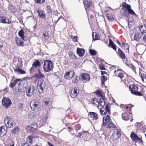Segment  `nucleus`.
<instances>
[{
  "mask_svg": "<svg viewBox=\"0 0 146 146\" xmlns=\"http://www.w3.org/2000/svg\"><path fill=\"white\" fill-rule=\"evenodd\" d=\"M44 75L41 73L40 70H38V73L36 75V77L37 78H41L43 77Z\"/></svg>",
  "mask_w": 146,
  "mask_h": 146,
  "instance_id": "nucleus-44",
  "label": "nucleus"
},
{
  "mask_svg": "<svg viewBox=\"0 0 146 146\" xmlns=\"http://www.w3.org/2000/svg\"><path fill=\"white\" fill-rule=\"evenodd\" d=\"M126 7H127V9L128 10V14L129 13L131 15L135 14L133 10L131 9V7L130 5L127 4Z\"/></svg>",
  "mask_w": 146,
  "mask_h": 146,
  "instance_id": "nucleus-28",
  "label": "nucleus"
},
{
  "mask_svg": "<svg viewBox=\"0 0 146 146\" xmlns=\"http://www.w3.org/2000/svg\"><path fill=\"white\" fill-rule=\"evenodd\" d=\"M89 135L87 131H82L81 133H79L78 135V137H80L81 135H82V137H85V135ZM84 139H85L84 138Z\"/></svg>",
  "mask_w": 146,
  "mask_h": 146,
  "instance_id": "nucleus-35",
  "label": "nucleus"
},
{
  "mask_svg": "<svg viewBox=\"0 0 146 146\" xmlns=\"http://www.w3.org/2000/svg\"><path fill=\"white\" fill-rule=\"evenodd\" d=\"M122 119L125 121H127L129 119L128 114L127 113H123L122 114Z\"/></svg>",
  "mask_w": 146,
  "mask_h": 146,
  "instance_id": "nucleus-32",
  "label": "nucleus"
},
{
  "mask_svg": "<svg viewBox=\"0 0 146 146\" xmlns=\"http://www.w3.org/2000/svg\"><path fill=\"white\" fill-rule=\"evenodd\" d=\"M29 144L27 143H23L21 146H29Z\"/></svg>",
  "mask_w": 146,
  "mask_h": 146,
  "instance_id": "nucleus-61",
  "label": "nucleus"
},
{
  "mask_svg": "<svg viewBox=\"0 0 146 146\" xmlns=\"http://www.w3.org/2000/svg\"><path fill=\"white\" fill-rule=\"evenodd\" d=\"M104 111L103 109L102 108H100V113H101V115H103V113H104Z\"/></svg>",
  "mask_w": 146,
  "mask_h": 146,
  "instance_id": "nucleus-59",
  "label": "nucleus"
},
{
  "mask_svg": "<svg viewBox=\"0 0 146 146\" xmlns=\"http://www.w3.org/2000/svg\"><path fill=\"white\" fill-rule=\"evenodd\" d=\"M12 102L11 100L8 98L4 97L2 100V104L6 108H7L11 105Z\"/></svg>",
  "mask_w": 146,
  "mask_h": 146,
  "instance_id": "nucleus-5",
  "label": "nucleus"
},
{
  "mask_svg": "<svg viewBox=\"0 0 146 146\" xmlns=\"http://www.w3.org/2000/svg\"><path fill=\"white\" fill-rule=\"evenodd\" d=\"M15 72H17L18 74H23L25 73V72L20 69L19 68H17L16 69L14 70Z\"/></svg>",
  "mask_w": 146,
  "mask_h": 146,
  "instance_id": "nucleus-30",
  "label": "nucleus"
},
{
  "mask_svg": "<svg viewBox=\"0 0 146 146\" xmlns=\"http://www.w3.org/2000/svg\"><path fill=\"white\" fill-rule=\"evenodd\" d=\"M34 113L33 112H31L29 114V117L30 118H32L34 117L35 116V115H34Z\"/></svg>",
  "mask_w": 146,
  "mask_h": 146,
  "instance_id": "nucleus-52",
  "label": "nucleus"
},
{
  "mask_svg": "<svg viewBox=\"0 0 146 146\" xmlns=\"http://www.w3.org/2000/svg\"><path fill=\"white\" fill-rule=\"evenodd\" d=\"M75 75V73L74 72H68L65 73L64 77L66 79L70 80L74 77Z\"/></svg>",
  "mask_w": 146,
  "mask_h": 146,
  "instance_id": "nucleus-10",
  "label": "nucleus"
},
{
  "mask_svg": "<svg viewBox=\"0 0 146 146\" xmlns=\"http://www.w3.org/2000/svg\"><path fill=\"white\" fill-rule=\"evenodd\" d=\"M35 1V2L36 3H40L41 1V0H34Z\"/></svg>",
  "mask_w": 146,
  "mask_h": 146,
  "instance_id": "nucleus-63",
  "label": "nucleus"
},
{
  "mask_svg": "<svg viewBox=\"0 0 146 146\" xmlns=\"http://www.w3.org/2000/svg\"><path fill=\"white\" fill-rule=\"evenodd\" d=\"M43 35L44 37V38H45V39H47L48 38V34L47 32H44L43 34Z\"/></svg>",
  "mask_w": 146,
  "mask_h": 146,
  "instance_id": "nucleus-50",
  "label": "nucleus"
},
{
  "mask_svg": "<svg viewBox=\"0 0 146 146\" xmlns=\"http://www.w3.org/2000/svg\"><path fill=\"white\" fill-rule=\"evenodd\" d=\"M45 87V82L42 79H40L38 80L37 87L40 93L43 92V89Z\"/></svg>",
  "mask_w": 146,
  "mask_h": 146,
  "instance_id": "nucleus-4",
  "label": "nucleus"
},
{
  "mask_svg": "<svg viewBox=\"0 0 146 146\" xmlns=\"http://www.w3.org/2000/svg\"><path fill=\"white\" fill-rule=\"evenodd\" d=\"M33 67H35L36 68L40 66V62L38 60H35L33 63L32 64Z\"/></svg>",
  "mask_w": 146,
  "mask_h": 146,
  "instance_id": "nucleus-31",
  "label": "nucleus"
},
{
  "mask_svg": "<svg viewBox=\"0 0 146 146\" xmlns=\"http://www.w3.org/2000/svg\"><path fill=\"white\" fill-rule=\"evenodd\" d=\"M130 137L135 142L140 141V139L137 135L134 133L132 132L130 135Z\"/></svg>",
  "mask_w": 146,
  "mask_h": 146,
  "instance_id": "nucleus-16",
  "label": "nucleus"
},
{
  "mask_svg": "<svg viewBox=\"0 0 146 146\" xmlns=\"http://www.w3.org/2000/svg\"><path fill=\"white\" fill-rule=\"evenodd\" d=\"M127 5V4L125 3H123L122 4L123 8L121 9L120 13L121 15L123 16H126L128 14V10L127 9V7H126Z\"/></svg>",
  "mask_w": 146,
  "mask_h": 146,
  "instance_id": "nucleus-9",
  "label": "nucleus"
},
{
  "mask_svg": "<svg viewBox=\"0 0 146 146\" xmlns=\"http://www.w3.org/2000/svg\"><path fill=\"white\" fill-rule=\"evenodd\" d=\"M47 118V115L46 114L42 115L41 117L40 122L42 124H44Z\"/></svg>",
  "mask_w": 146,
  "mask_h": 146,
  "instance_id": "nucleus-25",
  "label": "nucleus"
},
{
  "mask_svg": "<svg viewBox=\"0 0 146 146\" xmlns=\"http://www.w3.org/2000/svg\"><path fill=\"white\" fill-rule=\"evenodd\" d=\"M92 104L94 106H96L98 108H99V103L98 101V100L96 98H94L92 99Z\"/></svg>",
  "mask_w": 146,
  "mask_h": 146,
  "instance_id": "nucleus-17",
  "label": "nucleus"
},
{
  "mask_svg": "<svg viewBox=\"0 0 146 146\" xmlns=\"http://www.w3.org/2000/svg\"><path fill=\"white\" fill-rule=\"evenodd\" d=\"M4 123L7 127L13 128L14 126L13 119L9 116H7L4 119Z\"/></svg>",
  "mask_w": 146,
  "mask_h": 146,
  "instance_id": "nucleus-2",
  "label": "nucleus"
},
{
  "mask_svg": "<svg viewBox=\"0 0 146 146\" xmlns=\"http://www.w3.org/2000/svg\"><path fill=\"white\" fill-rule=\"evenodd\" d=\"M105 108L106 109V111L108 112V114H110V106L108 105H106L105 106Z\"/></svg>",
  "mask_w": 146,
  "mask_h": 146,
  "instance_id": "nucleus-47",
  "label": "nucleus"
},
{
  "mask_svg": "<svg viewBox=\"0 0 146 146\" xmlns=\"http://www.w3.org/2000/svg\"><path fill=\"white\" fill-rule=\"evenodd\" d=\"M71 37V38H72V40L74 42L77 41V39L78 38V37L77 36H73L72 35H70Z\"/></svg>",
  "mask_w": 146,
  "mask_h": 146,
  "instance_id": "nucleus-53",
  "label": "nucleus"
},
{
  "mask_svg": "<svg viewBox=\"0 0 146 146\" xmlns=\"http://www.w3.org/2000/svg\"><path fill=\"white\" fill-rule=\"evenodd\" d=\"M130 65V66L131 67V68L133 70V71L134 72H135V68L134 66L132 64H131V65Z\"/></svg>",
  "mask_w": 146,
  "mask_h": 146,
  "instance_id": "nucleus-56",
  "label": "nucleus"
},
{
  "mask_svg": "<svg viewBox=\"0 0 146 146\" xmlns=\"http://www.w3.org/2000/svg\"><path fill=\"white\" fill-rule=\"evenodd\" d=\"M106 125L107 126V127L108 128L111 127L113 128L114 127V125L112 123L110 122L108 123Z\"/></svg>",
  "mask_w": 146,
  "mask_h": 146,
  "instance_id": "nucleus-49",
  "label": "nucleus"
},
{
  "mask_svg": "<svg viewBox=\"0 0 146 146\" xmlns=\"http://www.w3.org/2000/svg\"><path fill=\"white\" fill-rule=\"evenodd\" d=\"M120 136V132L118 130L116 129L113 132L110 138L112 140L115 141L118 139Z\"/></svg>",
  "mask_w": 146,
  "mask_h": 146,
  "instance_id": "nucleus-7",
  "label": "nucleus"
},
{
  "mask_svg": "<svg viewBox=\"0 0 146 146\" xmlns=\"http://www.w3.org/2000/svg\"><path fill=\"white\" fill-rule=\"evenodd\" d=\"M85 52L84 50L83 49L79 48H77V53L80 57H82L84 56Z\"/></svg>",
  "mask_w": 146,
  "mask_h": 146,
  "instance_id": "nucleus-20",
  "label": "nucleus"
},
{
  "mask_svg": "<svg viewBox=\"0 0 146 146\" xmlns=\"http://www.w3.org/2000/svg\"><path fill=\"white\" fill-rule=\"evenodd\" d=\"M35 91L34 86L31 85L26 90L27 95L28 97H30L33 95Z\"/></svg>",
  "mask_w": 146,
  "mask_h": 146,
  "instance_id": "nucleus-8",
  "label": "nucleus"
},
{
  "mask_svg": "<svg viewBox=\"0 0 146 146\" xmlns=\"http://www.w3.org/2000/svg\"><path fill=\"white\" fill-rule=\"evenodd\" d=\"M103 122L102 125V127H106L107 124L110 122V117L109 116L107 115L106 117L103 118Z\"/></svg>",
  "mask_w": 146,
  "mask_h": 146,
  "instance_id": "nucleus-12",
  "label": "nucleus"
},
{
  "mask_svg": "<svg viewBox=\"0 0 146 146\" xmlns=\"http://www.w3.org/2000/svg\"><path fill=\"white\" fill-rule=\"evenodd\" d=\"M75 127L76 130H78L80 128V125L79 124H77Z\"/></svg>",
  "mask_w": 146,
  "mask_h": 146,
  "instance_id": "nucleus-55",
  "label": "nucleus"
},
{
  "mask_svg": "<svg viewBox=\"0 0 146 146\" xmlns=\"http://www.w3.org/2000/svg\"><path fill=\"white\" fill-rule=\"evenodd\" d=\"M1 13L0 12V23H8L9 24L11 23L10 21L9 20V19L6 17H1Z\"/></svg>",
  "mask_w": 146,
  "mask_h": 146,
  "instance_id": "nucleus-14",
  "label": "nucleus"
},
{
  "mask_svg": "<svg viewBox=\"0 0 146 146\" xmlns=\"http://www.w3.org/2000/svg\"><path fill=\"white\" fill-rule=\"evenodd\" d=\"M122 47H124L128 50L129 49V46L127 44H124L123 43H122V45H121Z\"/></svg>",
  "mask_w": 146,
  "mask_h": 146,
  "instance_id": "nucleus-48",
  "label": "nucleus"
},
{
  "mask_svg": "<svg viewBox=\"0 0 146 146\" xmlns=\"http://www.w3.org/2000/svg\"><path fill=\"white\" fill-rule=\"evenodd\" d=\"M144 41L146 43V34H145L143 37Z\"/></svg>",
  "mask_w": 146,
  "mask_h": 146,
  "instance_id": "nucleus-62",
  "label": "nucleus"
},
{
  "mask_svg": "<svg viewBox=\"0 0 146 146\" xmlns=\"http://www.w3.org/2000/svg\"><path fill=\"white\" fill-rule=\"evenodd\" d=\"M139 76L141 77L143 81H144L146 80V75L144 74L143 73L140 72L139 74Z\"/></svg>",
  "mask_w": 146,
  "mask_h": 146,
  "instance_id": "nucleus-39",
  "label": "nucleus"
},
{
  "mask_svg": "<svg viewBox=\"0 0 146 146\" xmlns=\"http://www.w3.org/2000/svg\"><path fill=\"white\" fill-rule=\"evenodd\" d=\"M139 28L141 31V33L142 34L146 33V26L140 25Z\"/></svg>",
  "mask_w": 146,
  "mask_h": 146,
  "instance_id": "nucleus-27",
  "label": "nucleus"
},
{
  "mask_svg": "<svg viewBox=\"0 0 146 146\" xmlns=\"http://www.w3.org/2000/svg\"><path fill=\"white\" fill-rule=\"evenodd\" d=\"M7 131L5 129V127L2 126L0 127V135L3 136L5 135Z\"/></svg>",
  "mask_w": 146,
  "mask_h": 146,
  "instance_id": "nucleus-26",
  "label": "nucleus"
},
{
  "mask_svg": "<svg viewBox=\"0 0 146 146\" xmlns=\"http://www.w3.org/2000/svg\"><path fill=\"white\" fill-rule=\"evenodd\" d=\"M20 132V130L18 127H16L14 129L11 130V132L14 134L18 133Z\"/></svg>",
  "mask_w": 146,
  "mask_h": 146,
  "instance_id": "nucleus-36",
  "label": "nucleus"
},
{
  "mask_svg": "<svg viewBox=\"0 0 146 146\" xmlns=\"http://www.w3.org/2000/svg\"><path fill=\"white\" fill-rule=\"evenodd\" d=\"M109 45L111 46V47L114 50H116V48L115 45L113 44V42L110 39L109 40Z\"/></svg>",
  "mask_w": 146,
  "mask_h": 146,
  "instance_id": "nucleus-38",
  "label": "nucleus"
},
{
  "mask_svg": "<svg viewBox=\"0 0 146 146\" xmlns=\"http://www.w3.org/2000/svg\"><path fill=\"white\" fill-rule=\"evenodd\" d=\"M33 137L32 136H28L27 139V143L29 144L28 143L31 144L33 141Z\"/></svg>",
  "mask_w": 146,
  "mask_h": 146,
  "instance_id": "nucleus-40",
  "label": "nucleus"
},
{
  "mask_svg": "<svg viewBox=\"0 0 146 146\" xmlns=\"http://www.w3.org/2000/svg\"><path fill=\"white\" fill-rule=\"evenodd\" d=\"M79 78L78 76H76L74 80L72 81V82L74 84H76L78 82V81Z\"/></svg>",
  "mask_w": 146,
  "mask_h": 146,
  "instance_id": "nucleus-43",
  "label": "nucleus"
},
{
  "mask_svg": "<svg viewBox=\"0 0 146 146\" xmlns=\"http://www.w3.org/2000/svg\"><path fill=\"white\" fill-rule=\"evenodd\" d=\"M43 66V69L45 72H49L53 68V64L50 60H46L44 62Z\"/></svg>",
  "mask_w": 146,
  "mask_h": 146,
  "instance_id": "nucleus-1",
  "label": "nucleus"
},
{
  "mask_svg": "<svg viewBox=\"0 0 146 146\" xmlns=\"http://www.w3.org/2000/svg\"><path fill=\"white\" fill-rule=\"evenodd\" d=\"M69 56L70 58L73 59H75L76 58L75 54H74L72 52H70L69 53Z\"/></svg>",
  "mask_w": 146,
  "mask_h": 146,
  "instance_id": "nucleus-45",
  "label": "nucleus"
},
{
  "mask_svg": "<svg viewBox=\"0 0 146 146\" xmlns=\"http://www.w3.org/2000/svg\"><path fill=\"white\" fill-rule=\"evenodd\" d=\"M43 104L44 105L46 106H48L49 105L50 101L49 98L47 97H45L43 100Z\"/></svg>",
  "mask_w": 146,
  "mask_h": 146,
  "instance_id": "nucleus-24",
  "label": "nucleus"
},
{
  "mask_svg": "<svg viewBox=\"0 0 146 146\" xmlns=\"http://www.w3.org/2000/svg\"><path fill=\"white\" fill-rule=\"evenodd\" d=\"M116 76L121 78L123 76L122 72L120 70H115L114 72Z\"/></svg>",
  "mask_w": 146,
  "mask_h": 146,
  "instance_id": "nucleus-23",
  "label": "nucleus"
},
{
  "mask_svg": "<svg viewBox=\"0 0 146 146\" xmlns=\"http://www.w3.org/2000/svg\"><path fill=\"white\" fill-rule=\"evenodd\" d=\"M21 79H17V80H15L14 81V82H15V83L17 84V83L21 81Z\"/></svg>",
  "mask_w": 146,
  "mask_h": 146,
  "instance_id": "nucleus-60",
  "label": "nucleus"
},
{
  "mask_svg": "<svg viewBox=\"0 0 146 146\" xmlns=\"http://www.w3.org/2000/svg\"><path fill=\"white\" fill-rule=\"evenodd\" d=\"M39 105V103L38 101H33L31 104L30 106L31 108H33L35 109L37 108Z\"/></svg>",
  "mask_w": 146,
  "mask_h": 146,
  "instance_id": "nucleus-22",
  "label": "nucleus"
},
{
  "mask_svg": "<svg viewBox=\"0 0 146 146\" xmlns=\"http://www.w3.org/2000/svg\"><path fill=\"white\" fill-rule=\"evenodd\" d=\"M22 39L16 38L15 39V41L16 42L17 44L19 46H23L24 41Z\"/></svg>",
  "mask_w": 146,
  "mask_h": 146,
  "instance_id": "nucleus-18",
  "label": "nucleus"
},
{
  "mask_svg": "<svg viewBox=\"0 0 146 146\" xmlns=\"http://www.w3.org/2000/svg\"><path fill=\"white\" fill-rule=\"evenodd\" d=\"M80 76L79 79L83 82H86L90 79V75L88 74L82 73Z\"/></svg>",
  "mask_w": 146,
  "mask_h": 146,
  "instance_id": "nucleus-6",
  "label": "nucleus"
},
{
  "mask_svg": "<svg viewBox=\"0 0 146 146\" xmlns=\"http://www.w3.org/2000/svg\"><path fill=\"white\" fill-rule=\"evenodd\" d=\"M106 72L105 71H101V74L102 75H103L104 74H105L106 73Z\"/></svg>",
  "mask_w": 146,
  "mask_h": 146,
  "instance_id": "nucleus-64",
  "label": "nucleus"
},
{
  "mask_svg": "<svg viewBox=\"0 0 146 146\" xmlns=\"http://www.w3.org/2000/svg\"><path fill=\"white\" fill-rule=\"evenodd\" d=\"M95 36H94V33H93L92 34V36L93 37V40H96L98 39L99 38V37H100L99 35L97 34L96 33H95Z\"/></svg>",
  "mask_w": 146,
  "mask_h": 146,
  "instance_id": "nucleus-41",
  "label": "nucleus"
},
{
  "mask_svg": "<svg viewBox=\"0 0 146 146\" xmlns=\"http://www.w3.org/2000/svg\"><path fill=\"white\" fill-rule=\"evenodd\" d=\"M89 115L93 119L97 120L98 119V116L97 113H96L92 112H90L89 113Z\"/></svg>",
  "mask_w": 146,
  "mask_h": 146,
  "instance_id": "nucleus-21",
  "label": "nucleus"
},
{
  "mask_svg": "<svg viewBox=\"0 0 146 146\" xmlns=\"http://www.w3.org/2000/svg\"><path fill=\"white\" fill-rule=\"evenodd\" d=\"M107 17L108 19L110 21H111L113 20V18L111 16H107Z\"/></svg>",
  "mask_w": 146,
  "mask_h": 146,
  "instance_id": "nucleus-58",
  "label": "nucleus"
},
{
  "mask_svg": "<svg viewBox=\"0 0 146 146\" xmlns=\"http://www.w3.org/2000/svg\"><path fill=\"white\" fill-rule=\"evenodd\" d=\"M18 34L19 36L21 37L22 40H24L25 36H24L23 31L22 29L19 32Z\"/></svg>",
  "mask_w": 146,
  "mask_h": 146,
  "instance_id": "nucleus-37",
  "label": "nucleus"
},
{
  "mask_svg": "<svg viewBox=\"0 0 146 146\" xmlns=\"http://www.w3.org/2000/svg\"><path fill=\"white\" fill-rule=\"evenodd\" d=\"M16 9L13 5H9V10L11 13L15 12L16 11Z\"/></svg>",
  "mask_w": 146,
  "mask_h": 146,
  "instance_id": "nucleus-33",
  "label": "nucleus"
},
{
  "mask_svg": "<svg viewBox=\"0 0 146 146\" xmlns=\"http://www.w3.org/2000/svg\"><path fill=\"white\" fill-rule=\"evenodd\" d=\"M142 35V34L141 33L136 34L134 36V40L138 41L141 38Z\"/></svg>",
  "mask_w": 146,
  "mask_h": 146,
  "instance_id": "nucleus-29",
  "label": "nucleus"
},
{
  "mask_svg": "<svg viewBox=\"0 0 146 146\" xmlns=\"http://www.w3.org/2000/svg\"><path fill=\"white\" fill-rule=\"evenodd\" d=\"M118 54L121 58L124 59L125 58V54L119 48H118Z\"/></svg>",
  "mask_w": 146,
  "mask_h": 146,
  "instance_id": "nucleus-34",
  "label": "nucleus"
},
{
  "mask_svg": "<svg viewBox=\"0 0 146 146\" xmlns=\"http://www.w3.org/2000/svg\"><path fill=\"white\" fill-rule=\"evenodd\" d=\"M105 104V103L104 100L103 99L100 100L99 105H100L102 107H103Z\"/></svg>",
  "mask_w": 146,
  "mask_h": 146,
  "instance_id": "nucleus-51",
  "label": "nucleus"
},
{
  "mask_svg": "<svg viewBox=\"0 0 146 146\" xmlns=\"http://www.w3.org/2000/svg\"><path fill=\"white\" fill-rule=\"evenodd\" d=\"M129 89L132 94L139 96H142V94L141 93L137 92L138 89V87L135 84L130 85L129 86Z\"/></svg>",
  "mask_w": 146,
  "mask_h": 146,
  "instance_id": "nucleus-3",
  "label": "nucleus"
},
{
  "mask_svg": "<svg viewBox=\"0 0 146 146\" xmlns=\"http://www.w3.org/2000/svg\"><path fill=\"white\" fill-rule=\"evenodd\" d=\"M78 93V90L76 88H74L71 90L70 95L72 98H74L77 96Z\"/></svg>",
  "mask_w": 146,
  "mask_h": 146,
  "instance_id": "nucleus-13",
  "label": "nucleus"
},
{
  "mask_svg": "<svg viewBox=\"0 0 146 146\" xmlns=\"http://www.w3.org/2000/svg\"><path fill=\"white\" fill-rule=\"evenodd\" d=\"M107 79V77L105 76H103L101 77V80L102 81V84H103L104 82Z\"/></svg>",
  "mask_w": 146,
  "mask_h": 146,
  "instance_id": "nucleus-46",
  "label": "nucleus"
},
{
  "mask_svg": "<svg viewBox=\"0 0 146 146\" xmlns=\"http://www.w3.org/2000/svg\"><path fill=\"white\" fill-rule=\"evenodd\" d=\"M17 84L14 81L13 82L11 83L10 85V87L11 88L14 87Z\"/></svg>",
  "mask_w": 146,
  "mask_h": 146,
  "instance_id": "nucleus-54",
  "label": "nucleus"
},
{
  "mask_svg": "<svg viewBox=\"0 0 146 146\" xmlns=\"http://www.w3.org/2000/svg\"><path fill=\"white\" fill-rule=\"evenodd\" d=\"M92 2L90 1H86V0H84V4L87 12H88L87 10L90 8V6L92 5Z\"/></svg>",
  "mask_w": 146,
  "mask_h": 146,
  "instance_id": "nucleus-15",
  "label": "nucleus"
},
{
  "mask_svg": "<svg viewBox=\"0 0 146 146\" xmlns=\"http://www.w3.org/2000/svg\"><path fill=\"white\" fill-rule=\"evenodd\" d=\"M101 70H105V67L102 65H100L99 66Z\"/></svg>",
  "mask_w": 146,
  "mask_h": 146,
  "instance_id": "nucleus-57",
  "label": "nucleus"
},
{
  "mask_svg": "<svg viewBox=\"0 0 146 146\" xmlns=\"http://www.w3.org/2000/svg\"><path fill=\"white\" fill-rule=\"evenodd\" d=\"M37 12L38 14V16L40 18L44 19L46 18V15L44 11L42 10H38Z\"/></svg>",
  "mask_w": 146,
  "mask_h": 146,
  "instance_id": "nucleus-19",
  "label": "nucleus"
},
{
  "mask_svg": "<svg viewBox=\"0 0 146 146\" xmlns=\"http://www.w3.org/2000/svg\"><path fill=\"white\" fill-rule=\"evenodd\" d=\"M89 51L90 54L93 56L97 54L96 51L94 50L90 49L89 50Z\"/></svg>",
  "mask_w": 146,
  "mask_h": 146,
  "instance_id": "nucleus-42",
  "label": "nucleus"
},
{
  "mask_svg": "<svg viewBox=\"0 0 146 146\" xmlns=\"http://www.w3.org/2000/svg\"><path fill=\"white\" fill-rule=\"evenodd\" d=\"M38 127L37 124L36 123H34L30 124L27 127V129L30 130L31 132L33 131L36 129Z\"/></svg>",
  "mask_w": 146,
  "mask_h": 146,
  "instance_id": "nucleus-11",
  "label": "nucleus"
}]
</instances>
